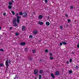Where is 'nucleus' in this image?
Listing matches in <instances>:
<instances>
[{
    "label": "nucleus",
    "mask_w": 79,
    "mask_h": 79,
    "mask_svg": "<svg viewBox=\"0 0 79 79\" xmlns=\"http://www.w3.org/2000/svg\"><path fill=\"white\" fill-rule=\"evenodd\" d=\"M11 61L10 60H8V59H7L5 62V64L6 66V68H8V66H9V64H8V63L10 64L11 62Z\"/></svg>",
    "instance_id": "nucleus-1"
},
{
    "label": "nucleus",
    "mask_w": 79,
    "mask_h": 79,
    "mask_svg": "<svg viewBox=\"0 0 79 79\" xmlns=\"http://www.w3.org/2000/svg\"><path fill=\"white\" fill-rule=\"evenodd\" d=\"M13 25L14 27L18 26V24L16 23V18H14L13 20Z\"/></svg>",
    "instance_id": "nucleus-2"
},
{
    "label": "nucleus",
    "mask_w": 79,
    "mask_h": 79,
    "mask_svg": "<svg viewBox=\"0 0 79 79\" xmlns=\"http://www.w3.org/2000/svg\"><path fill=\"white\" fill-rule=\"evenodd\" d=\"M21 16H18L17 17V22L18 24L19 23V19H21Z\"/></svg>",
    "instance_id": "nucleus-3"
},
{
    "label": "nucleus",
    "mask_w": 79,
    "mask_h": 79,
    "mask_svg": "<svg viewBox=\"0 0 79 79\" xmlns=\"http://www.w3.org/2000/svg\"><path fill=\"white\" fill-rule=\"evenodd\" d=\"M23 16L24 18H26L27 16V13L24 12L23 13Z\"/></svg>",
    "instance_id": "nucleus-4"
},
{
    "label": "nucleus",
    "mask_w": 79,
    "mask_h": 79,
    "mask_svg": "<svg viewBox=\"0 0 79 79\" xmlns=\"http://www.w3.org/2000/svg\"><path fill=\"white\" fill-rule=\"evenodd\" d=\"M38 73H39V71H38V70H35L34 71V74H37Z\"/></svg>",
    "instance_id": "nucleus-5"
},
{
    "label": "nucleus",
    "mask_w": 79,
    "mask_h": 79,
    "mask_svg": "<svg viewBox=\"0 0 79 79\" xmlns=\"http://www.w3.org/2000/svg\"><path fill=\"white\" fill-rule=\"evenodd\" d=\"M33 33L34 35H36V34H37L38 32L37 31V30H34L33 31Z\"/></svg>",
    "instance_id": "nucleus-6"
},
{
    "label": "nucleus",
    "mask_w": 79,
    "mask_h": 79,
    "mask_svg": "<svg viewBox=\"0 0 79 79\" xmlns=\"http://www.w3.org/2000/svg\"><path fill=\"white\" fill-rule=\"evenodd\" d=\"M21 45L22 46H23L24 45H26V42H23L20 43Z\"/></svg>",
    "instance_id": "nucleus-7"
},
{
    "label": "nucleus",
    "mask_w": 79,
    "mask_h": 79,
    "mask_svg": "<svg viewBox=\"0 0 79 79\" xmlns=\"http://www.w3.org/2000/svg\"><path fill=\"white\" fill-rule=\"evenodd\" d=\"M59 74V72L58 71H56L55 73V75L56 76H58Z\"/></svg>",
    "instance_id": "nucleus-8"
},
{
    "label": "nucleus",
    "mask_w": 79,
    "mask_h": 79,
    "mask_svg": "<svg viewBox=\"0 0 79 79\" xmlns=\"http://www.w3.org/2000/svg\"><path fill=\"white\" fill-rule=\"evenodd\" d=\"M37 23L38 24H40V25H42V24H44V23L42 22H40V21H38Z\"/></svg>",
    "instance_id": "nucleus-9"
},
{
    "label": "nucleus",
    "mask_w": 79,
    "mask_h": 79,
    "mask_svg": "<svg viewBox=\"0 0 79 79\" xmlns=\"http://www.w3.org/2000/svg\"><path fill=\"white\" fill-rule=\"evenodd\" d=\"M26 28V27L24 26H23L22 28V31H24L25 30V28Z\"/></svg>",
    "instance_id": "nucleus-10"
},
{
    "label": "nucleus",
    "mask_w": 79,
    "mask_h": 79,
    "mask_svg": "<svg viewBox=\"0 0 79 79\" xmlns=\"http://www.w3.org/2000/svg\"><path fill=\"white\" fill-rule=\"evenodd\" d=\"M51 76H52V78H53V79L55 78V76H54V74H53V73H51Z\"/></svg>",
    "instance_id": "nucleus-11"
},
{
    "label": "nucleus",
    "mask_w": 79,
    "mask_h": 79,
    "mask_svg": "<svg viewBox=\"0 0 79 79\" xmlns=\"http://www.w3.org/2000/svg\"><path fill=\"white\" fill-rule=\"evenodd\" d=\"M46 26H48L50 25V23L48 22H46Z\"/></svg>",
    "instance_id": "nucleus-12"
},
{
    "label": "nucleus",
    "mask_w": 79,
    "mask_h": 79,
    "mask_svg": "<svg viewBox=\"0 0 79 79\" xmlns=\"http://www.w3.org/2000/svg\"><path fill=\"white\" fill-rule=\"evenodd\" d=\"M42 18H43V17L42 16V15H40L39 16V18L40 19H42Z\"/></svg>",
    "instance_id": "nucleus-13"
},
{
    "label": "nucleus",
    "mask_w": 79,
    "mask_h": 79,
    "mask_svg": "<svg viewBox=\"0 0 79 79\" xmlns=\"http://www.w3.org/2000/svg\"><path fill=\"white\" fill-rule=\"evenodd\" d=\"M0 66L1 67H3L4 66V64H2V63L0 64Z\"/></svg>",
    "instance_id": "nucleus-14"
},
{
    "label": "nucleus",
    "mask_w": 79,
    "mask_h": 79,
    "mask_svg": "<svg viewBox=\"0 0 79 79\" xmlns=\"http://www.w3.org/2000/svg\"><path fill=\"white\" fill-rule=\"evenodd\" d=\"M8 7L9 8V9H11V8H12V6L10 5H9L8 6Z\"/></svg>",
    "instance_id": "nucleus-15"
},
{
    "label": "nucleus",
    "mask_w": 79,
    "mask_h": 79,
    "mask_svg": "<svg viewBox=\"0 0 79 79\" xmlns=\"http://www.w3.org/2000/svg\"><path fill=\"white\" fill-rule=\"evenodd\" d=\"M39 73L40 74H42L43 73V71H42V70H41L40 71Z\"/></svg>",
    "instance_id": "nucleus-16"
},
{
    "label": "nucleus",
    "mask_w": 79,
    "mask_h": 79,
    "mask_svg": "<svg viewBox=\"0 0 79 79\" xmlns=\"http://www.w3.org/2000/svg\"><path fill=\"white\" fill-rule=\"evenodd\" d=\"M39 79H42V75H39Z\"/></svg>",
    "instance_id": "nucleus-17"
},
{
    "label": "nucleus",
    "mask_w": 79,
    "mask_h": 79,
    "mask_svg": "<svg viewBox=\"0 0 79 79\" xmlns=\"http://www.w3.org/2000/svg\"><path fill=\"white\" fill-rule=\"evenodd\" d=\"M17 75H16L15 77V78H14V79H19V77H17Z\"/></svg>",
    "instance_id": "nucleus-18"
},
{
    "label": "nucleus",
    "mask_w": 79,
    "mask_h": 79,
    "mask_svg": "<svg viewBox=\"0 0 79 79\" xmlns=\"http://www.w3.org/2000/svg\"><path fill=\"white\" fill-rule=\"evenodd\" d=\"M62 44L64 45H66L67 44V43H66L64 42H62Z\"/></svg>",
    "instance_id": "nucleus-19"
},
{
    "label": "nucleus",
    "mask_w": 79,
    "mask_h": 79,
    "mask_svg": "<svg viewBox=\"0 0 79 79\" xmlns=\"http://www.w3.org/2000/svg\"><path fill=\"white\" fill-rule=\"evenodd\" d=\"M29 61H31V60H32V57H30L29 58Z\"/></svg>",
    "instance_id": "nucleus-20"
},
{
    "label": "nucleus",
    "mask_w": 79,
    "mask_h": 79,
    "mask_svg": "<svg viewBox=\"0 0 79 79\" xmlns=\"http://www.w3.org/2000/svg\"><path fill=\"white\" fill-rule=\"evenodd\" d=\"M9 5H13V3H12V2H9L8 3Z\"/></svg>",
    "instance_id": "nucleus-21"
},
{
    "label": "nucleus",
    "mask_w": 79,
    "mask_h": 79,
    "mask_svg": "<svg viewBox=\"0 0 79 79\" xmlns=\"http://www.w3.org/2000/svg\"><path fill=\"white\" fill-rule=\"evenodd\" d=\"M11 13H12V15H15V12H14V11H12Z\"/></svg>",
    "instance_id": "nucleus-22"
},
{
    "label": "nucleus",
    "mask_w": 79,
    "mask_h": 79,
    "mask_svg": "<svg viewBox=\"0 0 79 79\" xmlns=\"http://www.w3.org/2000/svg\"><path fill=\"white\" fill-rule=\"evenodd\" d=\"M32 52L33 53H35L36 52V51H35V50H33L32 51Z\"/></svg>",
    "instance_id": "nucleus-23"
},
{
    "label": "nucleus",
    "mask_w": 79,
    "mask_h": 79,
    "mask_svg": "<svg viewBox=\"0 0 79 79\" xmlns=\"http://www.w3.org/2000/svg\"><path fill=\"white\" fill-rule=\"evenodd\" d=\"M49 58L51 60H53V57L51 56Z\"/></svg>",
    "instance_id": "nucleus-24"
},
{
    "label": "nucleus",
    "mask_w": 79,
    "mask_h": 79,
    "mask_svg": "<svg viewBox=\"0 0 79 79\" xmlns=\"http://www.w3.org/2000/svg\"><path fill=\"white\" fill-rule=\"evenodd\" d=\"M19 15H23V12H20L19 13Z\"/></svg>",
    "instance_id": "nucleus-25"
},
{
    "label": "nucleus",
    "mask_w": 79,
    "mask_h": 79,
    "mask_svg": "<svg viewBox=\"0 0 79 79\" xmlns=\"http://www.w3.org/2000/svg\"><path fill=\"white\" fill-rule=\"evenodd\" d=\"M60 29H61V30L63 29V26H60Z\"/></svg>",
    "instance_id": "nucleus-26"
},
{
    "label": "nucleus",
    "mask_w": 79,
    "mask_h": 79,
    "mask_svg": "<svg viewBox=\"0 0 79 79\" xmlns=\"http://www.w3.org/2000/svg\"><path fill=\"white\" fill-rule=\"evenodd\" d=\"M33 37V36L32 35H30L29 36V38H32Z\"/></svg>",
    "instance_id": "nucleus-27"
},
{
    "label": "nucleus",
    "mask_w": 79,
    "mask_h": 79,
    "mask_svg": "<svg viewBox=\"0 0 79 79\" xmlns=\"http://www.w3.org/2000/svg\"><path fill=\"white\" fill-rule=\"evenodd\" d=\"M69 73H70V74H71V73H73V71H71V70H70L69 71Z\"/></svg>",
    "instance_id": "nucleus-28"
},
{
    "label": "nucleus",
    "mask_w": 79,
    "mask_h": 79,
    "mask_svg": "<svg viewBox=\"0 0 79 79\" xmlns=\"http://www.w3.org/2000/svg\"><path fill=\"white\" fill-rule=\"evenodd\" d=\"M0 51L1 52H3L4 51V50H3V49H0Z\"/></svg>",
    "instance_id": "nucleus-29"
},
{
    "label": "nucleus",
    "mask_w": 79,
    "mask_h": 79,
    "mask_svg": "<svg viewBox=\"0 0 79 79\" xmlns=\"http://www.w3.org/2000/svg\"><path fill=\"white\" fill-rule=\"evenodd\" d=\"M68 23H70V22H71V20L70 19H68Z\"/></svg>",
    "instance_id": "nucleus-30"
},
{
    "label": "nucleus",
    "mask_w": 79,
    "mask_h": 79,
    "mask_svg": "<svg viewBox=\"0 0 79 79\" xmlns=\"http://www.w3.org/2000/svg\"><path fill=\"white\" fill-rule=\"evenodd\" d=\"M15 35H19V34L18 32L16 33Z\"/></svg>",
    "instance_id": "nucleus-31"
},
{
    "label": "nucleus",
    "mask_w": 79,
    "mask_h": 79,
    "mask_svg": "<svg viewBox=\"0 0 79 79\" xmlns=\"http://www.w3.org/2000/svg\"><path fill=\"white\" fill-rule=\"evenodd\" d=\"M48 52V51L47 49L45 51V52H46V53H47Z\"/></svg>",
    "instance_id": "nucleus-32"
},
{
    "label": "nucleus",
    "mask_w": 79,
    "mask_h": 79,
    "mask_svg": "<svg viewBox=\"0 0 79 79\" xmlns=\"http://www.w3.org/2000/svg\"><path fill=\"white\" fill-rule=\"evenodd\" d=\"M70 63H71L72 62V59H70L69 60Z\"/></svg>",
    "instance_id": "nucleus-33"
},
{
    "label": "nucleus",
    "mask_w": 79,
    "mask_h": 79,
    "mask_svg": "<svg viewBox=\"0 0 79 79\" xmlns=\"http://www.w3.org/2000/svg\"><path fill=\"white\" fill-rule=\"evenodd\" d=\"M49 55L50 56H52V55H53V54H52V53H50L49 54Z\"/></svg>",
    "instance_id": "nucleus-34"
},
{
    "label": "nucleus",
    "mask_w": 79,
    "mask_h": 79,
    "mask_svg": "<svg viewBox=\"0 0 79 79\" xmlns=\"http://www.w3.org/2000/svg\"><path fill=\"white\" fill-rule=\"evenodd\" d=\"M48 2V1L47 0H45V3H47Z\"/></svg>",
    "instance_id": "nucleus-35"
},
{
    "label": "nucleus",
    "mask_w": 79,
    "mask_h": 79,
    "mask_svg": "<svg viewBox=\"0 0 79 79\" xmlns=\"http://www.w3.org/2000/svg\"><path fill=\"white\" fill-rule=\"evenodd\" d=\"M63 45V43H60V46H61V45Z\"/></svg>",
    "instance_id": "nucleus-36"
},
{
    "label": "nucleus",
    "mask_w": 79,
    "mask_h": 79,
    "mask_svg": "<svg viewBox=\"0 0 79 79\" xmlns=\"http://www.w3.org/2000/svg\"><path fill=\"white\" fill-rule=\"evenodd\" d=\"M70 9H73V6H71V7H70Z\"/></svg>",
    "instance_id": "nucleus-37"
},
{
    "label": "nucleus",
    "mask_w": 79,
    "mask_h": 79,
    "mask_svg": "<svg viewBox=\"0 0 79 79\" xmlns=\"http://www.w3.org/2000/svg\"><path fill=\"white\" fill-rule=\"evenodd\" d=\"M16 16H19V14L18 13H17V14H16Z\"/></svg>",
    "instance_id": "nucleus-38"
},
{
    "label": "nucleus",
    "mask_w": 79,
    "mask_h": 79,
    "mask_svg": "<svg viewBox=\"0 0 79 79\" xmlns=\"http://www.w3.org/2000/svg\"><path fill=\"white\" fill-rule=\"evenodd\" d=\"M6 15V13H4L3 14V15H4V16H5V15Z\"/></svg>",
    "instance_id": "nucleus-39"
},
{
    "label": "nucleus",
    "mask_w": 79,
    "mask_h": 79,
    "mask_svg": "<svg viewBox=\"0 0 79 79\" xmlns=\"http://www.w3.org/2000/svg\"><path fill=\"white\" fill-rule=\"evenodd\" d=\"M65 16H66V17H68V14H65Z\"/></svg>",
    "instance_id": "nucleus-40"
},
{
    "label": "nucleus",
    "mask_w": 79,
    "mask_h": 79,
    "mask_svg": "<svg viewBox=\"0 0 79 79\" xmlns=\"http://www.w3.org/2000/svg\"><path fill=\"white\" fill-rule=\"evenodd\" d=\"M10 30L12 29V27H10Z\"/></svg>",
    "instance_id": "nucleus-41"
},
{
    "label": "nucleus",
    "mask_w": 79,
    "mask_h": 79,
    "mask_svg": "<svg viewBox=\"0 0 79 79\" xmlns=\"http://www.w3.org/2000/svg\"><path fill=\"white\" fill-rule=\"evenodd\" d=\"M77 47L78 48H79V44H78V45H77Z\"/></svg>",
    "instance_id": "nucleus-42"
},
{
    "label": "nucleus",
    "mask_w": 79,
    "mask_h": 79,
    "mask_svg": "<svg viewBox=\"0 0 79 79\" xmlns=\"http://www.w3.org/2000/svg\"><path fill=\"white\" fill-rule=\"evenodd\" d=\"M67 64H69V62L68 61H67Z\"/></svg>",
    "instance_id": "nucleus-43"
},
{
    "label": "nucleus",
    "mask_w": 79,
    "mask_h": 79,
    "mask_svg": "<svg viewBox=\"0 0 79 79\" xmlns=\"http://www.w3.org/2000/svg\"><path fill=\"white\" fill-rule=\"evenodd\" d=\"M11 1H12V2H13V3H14V1H13V0H11Z\"/></svg>",
    "instance_id": "nucleus-44"
},
{
    "label": "nucleus",
    "mask_w": 79,
    "mask_h": 79,
    "mask_svg": "<svg viewBox=\"0 0 79 79\" xmlns=\"http://www.w3.org/2000/svg\"><path fill=\"white\" fill-rule=\"evenodd\" d=\"M76 68H78V66H76Z\"/></svg>",
    "instance_id": "nucleus-45"
},
{
    "label": "nucleus",
    "mask_w": 79,
    "mask_h": 79,
    "mask_svg": "<svg viewBox=\"0 0 79 79\" xmlns=\"http://www.w3.org/2000/svg\"><path fill=\"white\" fill-rule=\"evenodd\" d=\"M0 29H2V28L1 27H0Z\"/></svg>",
    "instance_id": "nucleus-46"
},
{
    "label": "nucleus",
    "mask_w": 79,
    "mask_h": 79,
    "mask_svg": "<svg viewBox=\"0 0 79 79\" xmlns=\"http://www.w3.org/2000/svg\"><path fill=\"white\" fill-rule=\"evenodd\" d=\"M0 39H1V38L0 37Z\"/></svg>",
    "instance_id": "nucleus-47"
}]
</instances>
